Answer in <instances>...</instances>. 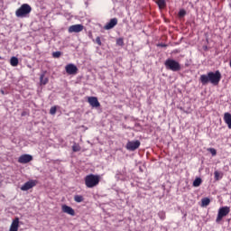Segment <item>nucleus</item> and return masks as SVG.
<instances>
[{
    "label": "nucleus",
    "mask_w": 231,
    "mask_h": 231,
    "mask_svg": "<svg viewBox=\"0 0 231 231\" xmlns=\"http://www.w3.org/2000/svg\"><path fill=\"white\" fill-rule=\"evenodd\" d=\"M221 80V72L217 70L216 72H208V75H201L200 76V82L203 86H207L208 82L213 84V86H217Z\"/></svg>",
    "instance_id": "obj_1"
},
{
    "label": "nucleus",
    "mask_w": 231,
    "mask_h": 231,
    "mask_svg": "<svg viewBox=\"0 0 231 231\" xmlns=\"http://www.w3.org/2000/svg\"><path fill=\"white\" fill-rule=\"evenodd\" d=\"M100 183V176L95 174H88L85 177V185L88 189H93Z\"/></svg>",
    "instance_id": "obj_2"
},
{
    "label": "nucleus",
    "mask_w": 231,
    "mask_h": 231,
    "mask_svg": "<svg viewBox=\"0 0 231 231\" xmlns=\"http://www.w3.org/2000/svg\"><path fill=\"white\" fill-rule=\"evenodd\" d=\"M32 12V6L28 4H23L15 12L16 17L23 19V17H28Z\"/></svg>",
    "instance_id": "obj_3"
},
{
    "label": "nucleus",
    "mask_w": 231,
    "mask_h": 231,
    "mask_svg": "<svg viewBox=\"0 0 231 231\" xmlns=\"http://www.w3.org/2000/svg\"><path fill=\"white\" fill-rule=\"evenodd\" d=\"M164 66L166 69H169L170 71H180L181 70V65L180 62H178L175 60L168 59L164 62Z\"/></svg>",
    "instance_id": "obj_4"
},
{
    "label": "nucleus",
    "mask_w": 231,
    "mask_h": 231,
    "mask_svg": "<svg viewBox=\"0 0 231 231\" xmlns=\"http://www.w3.org/2000/svg\"><path fill=\"white\" fill-rule=\"evenodd\" d=\"M141 143L140 141L136 140V141H129L126 143L125 148L127 149V151H136V149H138V147H140Z\"/></svg>",
    "instance_id": "obj_5"
},
{
    "label": "nucleus",
    "mask_w": 231,
    "mask_h": 231,
    "mask_svg": "<svg viewBox=\"0 0 231 231\" xmlns=\"http://www.w3.org/2000/svg\"><path fill=\"white\" fill-rule=\"evenodd\" d=\"M35 185H37V180H28L21 187V190L25 192L26 190H30V189H33Z\"/></svg>",
    "instance_id": "obj_6"
},
{
    "label": "nucleus",
    "mask_w": 231,
    "mask_h": 231,
    "mask_svg": "<svg viewBox=\"0 0 231 231\" xmlns=\"http://www.w3.org/2000/svg\"><path fill=\"white\" fill-rule=\"evenodd\" d=\"M84 30V25L82 24H74L69 27V33H80Z\"/></svg>",
    "instance_id": "obj_7"
},
{
    "label": "nucleus",
    "mask_w": 231,
    "mask_h": 231,
    "mask_svg": "<svg viewBox=\"0 0 231 231\" xmlns=\"http://www.w3.org/2000/svg\"><path fill=\"white\" fill-rule=\"evenodd\" d=\"M66 73L68 75H77L79 69L73 63H69L65 67Z\"/></svg>",
    "instance_id": "obj_8"
},
{
    "label": "nucleus",
    "mask_w": 231,
    "mask_h": 231,
    "mask_svg": "<svg viewBox=\"0 0 231 231\" xmlns=\"http://www.w3.org/2000/svg\"><path fill=\"white\" fill-rule=\"evenodd\" d=\"M88 102L91 107H100V102H98V98L97 97H89L88 98Z\"/></svg>",
    "instance_id": "obj_9"
},
{
    "label": "nucleus",
    "mask_w": 231,
    "mask_h": 231,
    "mask_svg": "<svg viewBox=\"0 0 231 231\" xmlns=\"http://www.w3.org/2000/svg\"><path fill=\"white\" fill-rule=\"evenodd\" d=\"M33 160V157L30 154L21 155L18 159L19 163H30Z\"/></svg>",
    "instance_id": "obj_10"
},
{
    "label": "nucleus",
    "mask_w": 231,
    "mask_h": 231,
    "mask_svg": "<svg viewBox=\"0 0 231 231\" xmlns=\"http://www.w3.org/2000/svg\"><path fill=\"white\" fill-rule=\"evenodd\" d=\"M116 24H118V19L116 18H112L109 23H107L105 25V30H112V28L116 27Z\"/></svg>",
    "instance_id": "obj_11"
},
{
    "label": "nucleus",
    "mask_w": 231,
    "mask_h": 231,
    "mask_svg": "<svg viewBox=\"0 0 231 231\" xmlns=\"http://www.w3.org/2000/svg\"><path fill=\"white\" fill-rule=\"evenodd\" d=\"M61 210L65 214H69V216H75V209H73V208H71V207H69L68 205H63L61 207Z\"/></svg>",
    "instance_id": "obj_12"
},
{
    "label": "nucleus",
    "mask_w": 231,
    "mask_h": 231,
    "mask_svg": "<svg viewBox=\"0 0 231 231\" xmlns=\"http://www.w3.org/2000/svg\"><path fill=\"white\" fill-rule=\"evenodd\" d=\"M230 214V208L228 207H222L218 209V215L222 216V217H225Z\"/></svg>",
    "instance_id": "obj_13"
},
{
    "label": "nucleus",
    "mask_w": 231,
    "mask_h": 231,
    "mask_svg": "<svg viewBox=\"0 0 231 231\" xmlns=\"http://www.w3.org/2000/svg\"><path fill=\"white\" fill-rule=\"evenodd\" d=\"M9 231H19V217L13 220Z\"/></svg>",
    "instance_id": "obj_14"
},
{
    "label": "nucleus",
    "mask_w": 231,
    "mask_h": 231,
    "mask_svg": "<svg viewBox=\"0 0 231 231\" xmlns=\"http://www.w3.org/2000/svg\"><path fill=\"white\" fill-rule=\"evenodd\" d=\"M224 122L226 124L228 129H231V114L228 112H226L224 114Z\"/></svg>",
    "instance_id": "obj_15"
},
{
    "label": "nucleus",
    "mask_w": 231,
    "mask_h": 231,
    "mask_svg": "<svg viewBox=\"0 0 231 231\" xmlns=\"http://www.w3.org/2000/svg\"><path fill=\"white\" fill-rule=\"evenodd\" d=\"M10 64L11 66H13L14 68H15V66L19 65V59H17V57L13 56L10 60Z\"/></svg>",
    "instance_id": "obj_16"
},
{
    "label": "nucleus",
    "mask_w": 231,
    "mask_h": 231,
    "mask_svg": "<svg viewBox=\"0 0 231 231\" xmlns=\"http://www.w3.org/2000/svg\"><path fill=\"white\" fill-rule=\"evenodd\" d=\"M40 82L42 86H46L48 84V78H45V74L42 73L40 76Z\"/></svg>",
    "instance_id": "obj_17"
},
{
    "label": "nucleus",
    "mask_w": 231,
    "mask_h": 231,
    "mask_svg": "<svg viewBox=\"0 0 231 231\" xmlns=\"http://www.w3.org/2000/svg\"><path fill=\"white\" fill-rule=\"evenodd\" d=\"M210 205V199L204 198L201 199V207H208Z\"/></svg>",
    "instance_id": "obj_18"
},
{
    "label": "nucleus",
    "mask_w": 231,
    "mask_h": 231,
    "mask_svg": "<svg viewBox=\"0 0 231 231\" xmlns=\"http://www.w3.org/2000/svg\"><path fill=\"white\" fill-rule=\"evenodd\" d=\"M156 4L158 5L159 8H165L167 6V4L165 3V0H157Z\"/></svg>",
    "instance_id": "obj_19"
},
{
    "label": "nucleus",
    "mask_w": 231,
    "mask_h": 231,
    "mask_svg": "<svg viewBox=\"0 0 231 231\" xmlns=\"http://www.w3.org/2000/svg\"><path fill=\"white\" fill-rule=\"evenodd\" d=\"M74 201H76V203H82L84 197L82 195H76L74 196Z\"/></svg>",
    "instance_id": "obj_20"
},
{
    "label": "nucleus",
    "mask_w": 231,
    "mask_h": 231,
    "mask_svg": "<svg viewBox=\"0 0 231 231\" xmlns=\"http://www.w3.org/2000/svg\"><path fill=\"white\" fill-rule=\"evenodd\" d=\"M201 178H196L195 180L193 181V187H199L202 183Z\"/></svg>",
    "instance_id": "obj_21"
},
{
    "label": "nucleus",
    "mask_w": 231,
    "mask_h": 231,
    "mask_svg": "<svg viewBox=\"0 0 231 231\" xmlns=\"http://www.w3.org/2000/svg\"><path fill=\"white\" fill-rule=\"evenodd\" d=\"M214 174H215L216 181H219V180H221V178H223V175L221 174V172H219L217 171H215Z\"/></svg>",
    "instance_id": "obj_22"
},
{
    "label": "nucleus",
    "mask_w": 231,
    "mask_h": 231,
    "mask_svg": "<svg viewBox=\"0 0 231 231\" xmlns=\"http://www.w3.org/2000/svg\"><path fill=\"white\" fill-rule=\"evenodd\" d=\"M72 151H73L74 152H79V151H80V145H79V144H77V143H74V144L72 145Z\"/></svg>",
    "instance_id": "obj_23"
},
{
    "label": "nucleus",
    "mask_w": 231,
    "mask_h": 231,
    "mask_svg": "<svg viewBox=\"0 0 231 231\" xmlns=\"http://www.w3.org/2000/svg\"><path fill=\"white\" fill-rule=\"evenodd\" d=\"M61 55H62V52H60V51L52 52L53 59H59Z\"/></svg>",
    "instance_id": "obj_24"
},
{
    "label": "nucleus",
    "mask_w": 231,
    "mask_h": 231,
    "mask_svg": "<svg viewBox=\"0 0 231 231\" xmlns=\"http://www.w3.org/2000/svg\"><path fill=\"white\" fill-rule=\"evenodd\" d=\"M116 45L117 46H124V39H122V38L117 39Z\"/></svg>",
    "instance_id": "obj_25"
},
{
    "label": "nucleus",
    "mask_w": 231,
    "mask_h": 231,
    "mask_svg": "<svg viewBox=\"0 0 231 231\" xmlns=\"http://www.w3.org/2000/svg\"><path fill=\"white\" fill-rule=\"evenodd\" d=\"M57 113V106H52L50 109V114L51 115H55Z\"/></svg>",
    "instance_id": "obj_26"
},
{
    "label": "nucleus",
    "mask_w": 231,
    "mask_h": 231,
    "mask_svg": "<svg viewBox=\"0 0 231 231\" xmlns=\"http://www.w3.org/2000/svg\"><path fill=\"white\" fill-rule=\"evenodd\" d=\"M208 151L210 152L212 156H216L217 154V151H216V149L214 148H209Z\"/></svg>",
    "instance_id": "obj_27"
},
{
    "label": "nucleus",
    "mask_w": 231,
    "mask_h": 231,
    "mask_svg": "<svg viewBox=\"0 0 231 231\" xmlns=\"http://www.w3.org/2000/svg\"><path fill=\"white\" fill-rule=\"evenodd\" d=\"M179 15L180 17H185V15H187V12L182 9L179 12Z\"/></svg>",
    "instance_id": "obj_28"
},
{
    "label": "nucleus",
    "mask_w": 231,
    "mask_h": 231,
    "mask_svg": "<svg viewBox=\"0 0 231 231\" xmlns=\"http://www.w3.org/2000/svg\"><path fill=\"white\" fill-rule=\"evenodd\" d=\"M158 216H159V217L161 218V219H165V212H163V211H160L159 213H158Z\"/></svg>",
    "instance_id": "obj_29"
},
{
    "label": "nucleus",
    "mask_w": 231,
    "mask_h": 231,
    "mask_svg": "<svg viewBox=\"0 0 231 231\" xmlns=\"http://www.w3.org/2000/svg\"><path fill=\"white\" fill-rule=\"evenodd\" d=\"M96 42H97V44H98V46H102V41L100 40V37H97L96 38Z\"/></svg>",
    "instance_id": "obj_30"
},
{
    "label": "nucleus",
    "mask_w": 231,
    "mask_h": 231,
    "mask_svg": "<svg viewBox=\"0 0 231 231\" xmlns=\"http://www.w3.org/2000/svg\"><path fill=\"white\" fill-rule=\"evenodd\" d=\"M223 216L219 215V213L217 214V219H216V222L217 223H219V221H221V219H223Z\"/></svg>",
    "instance_id": "obj_31"
},
{
    "label": "nucleus",
    "mask_w": 231,
    "mask_h": 231,
    "mask_svg": "<svg viewBox=\"0 0 231 231\" xmlns=\"http://www.w3.org/2000/svg\"><path fill=\"white\" fill-rule=\"evenodd\" d=\"M0 59H1V56H0Z\"/></svg>",
    "instance_id": "obj_32"
}]
</instances>
